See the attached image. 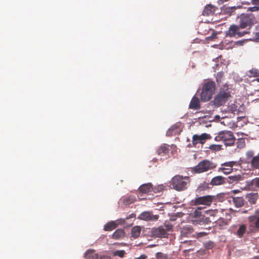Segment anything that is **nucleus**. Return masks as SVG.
<instances>
[{
    "label": "nucleus",
    "instance_id": "f257e3e1",
    "mask_svg": "<svg viewBox=\"0 0 259 259\" xmlns=\"http://www.w3.org/2000/svg\"><path fill=\"white\" fill-rule=\"evenodd\" d=\"M231 96L228 85L224 84L212 101L213 105L215 107H220L224 104Z\"/></svg>",
    "mask_w": 259,
    "mask_h": 259
},
{
    "label": "nucleus",
    "instance_id": "f03ea898",
    "mask_svg": "<svg viewBox=\"0 0 259 259\" xmlns=\"http://www.w3.org/2000/svg\"><path fill=\"white\" fill-rule=\"evenodd\" d=\"M189 182L190 178L189 177L176 175L171 179L170 184L175 190L183 191L187 189Z\"/></svg>",
    "mask_w": 259,
    "mask_h": 259
},
{
    "label": "nucleus",
    "instance_id": "7ed1b4c3",
    "mask_svg": "<svg viewBox=\"0 0 259 259\" xmlns=\"http://www.w3.org/2000/svg\"><path fill=\"white\" fill-rule=\"evenodd\" d=\"M215 90V84L213 81H208L203 84L200 98L202 101H209Z\"/></svg>",
    "mask_w": 259,
    "mask_h": 259
},
{
    "label": "nucleus",
    "instance_id": "20e7f679",
    "mask_svg": "<svg viewBox=\"0 0 259 259\" xmlns=\"http://www.w3.org/2000/svg\"><path fill=\"white\" fill-rule=\"evenodd\" d=\"M214 140L217 142H222L226 146H231L234 144L235 138L232 132L223 131L218 134Z\"/></svg>",
    "mask_w": 259,
    "mask_h": 259
},
{
    "label": "nucleus",
    "instance_id": "39448f33",
    "mask_svg": "<svg viewBox=\"0 0 259 259\" xmlns=\"http://www.w3.org/2000/svg\"><path fill=\"white\" fill-rule=\"evenodd\" d=\"M216 166V164L212 161L208 159H204L200 161L197 165L192 168V171L196 174H201L213 169Z\"/></svg>",
    "mask_w": 259,
    "mask_h": 259
},
{
    "label": "nucleus",
    "instance_id": "423d86ee",
    "mask_svg": "<svg viewBox=\"0 0 259 259\" xmlns=\"http://www.w3.org/2000/svg\"><path fill=\"white\" fill-rule=\"evenodd\" d=\"M254 17L252 14H243L240 18L239 27L241 29H249L254 23Z\"/></svg>",
    "mask_w": 259,
    "mask_h": 259
},
{
    "label": "nucleus",
    "instance_id": "0eeeda50",
    "mask_svg": "<svg viewBox=\"0 0 259 259\" xmlns=\"http://www.w3.org/2000/svg\"><path fill=\"white\" fill-rule=\"evenodd\" d=\"M241 27L236 25H231L229 30L226 31V35L229 37H241L249 33L248 31L244 30L241 31Z\"/></svg>",
    "mask_w": 259,
    "mask_h": 259
},
{
    "label": "nucleus",
    "instance_id": "6e6552de",
    "mask_svg": "<svg viewBox=\"0 0 259 259\" xmlns=\"http://www.w3.org/2000/svg\"><path fill=\"white\" fill-rule=\"evenodd\" d=\"M170 230V227L167 226L153 228L151 230V235L154 237L165 238L168 235L167 232Z\"/></svg>",
    "mask_w": 259,
    "mask_h": 259
},
{
    "label": "nucleus",
    "instance_id": "1a4fd4ad",
    "mask_svg": "<svg viewBox=\"0 0 259 259\" xmlns=\"http://www.w3.org/2000/svg\"><path fill=\"white\" fill-rule=\"evenodd\" d=\"M214 198V196L206 195L196 198L194 200H192L191 202L194 205L202 204L209 206Z\"/></svg>",
    "mask_w": 259,
    "mask_h": 259
},
{
    "label": "nucleus",
    "instance_id": "9d476101",
    "mask_svg": "<svg viewBox=\"0 0 259 259\" xmlns=\"http://www.w3.org/2000/svg\"><path fill=\"white\" fill-rule=\"evenodd\" d=\"M234 234L239 238H242L248 234L247 226L245 224H239L235 227Z\"/></svg>",
    "mask_w": 259,
    "mask_h": 259
},
{
    "label": "nucleus",
    "instance_id": "9b49d317",
    "mask_svg": "<svg viewBox=\"0 0 259 259\" xmlns=\"http://www.w3.org/2000/svg\"><path fill=\"white\" fill-rule=\"evenodd\" d=\"M138 218L145 221H155L159 219V215H154L151 211H144L139 215Z\"/></svg>",
    "mask_w": 259,
    "mask_h": 259
},
{
    "label": "nucleus",
    "instance_id": "f8f14e48",
    "mask_svg": "<svg viewBox=\"0 0 259 259\" xmlns=\"http://www.w3.org/2000/svg\"><path fill=\"white\" fill-rule=\"evenodd\" d=\"M210 136L206 133H203L201 135H194L192 138V144L194 146L199 143L203 144L206 140L210 139Z\"/></svg>",
    "mask_w": 259,
    "mask_h": 259
},
{
    "label": "nucleus",
    "instance_id": "ddd939ff",
    "mask_svg": "<svg viewBox=\"0 0 259 259\" xmlns=\"http://www.w3.org/2000/svg\"><path fill=\"white\" fill-rule=\"evenodd\" d=\"M248 219L252 226L259 229V210H256L252 215L248 217Z\"/></svg>",
    "mask_w": 259,
    "mask_h": 259
},
{
    "label": "nucleus",
    "instance_id": "4468645a",
    "mask_svg": "<svg viewBox=\"0 0 259 259\" xmlns=\"http://www.w3.org/2000/svg\"><path fill=\"white\" fill-rule=\"evenodd\" d=\"M200 103L199 98L194 96L192 98L189 105V108L195 110H197L200 109Z\"/></svg>",
    "mask_w": 259,
    "mask_h": 259
},
{
    "label": "nucleus",
    "instance_id": "2eb2a0df",
    "mask_svg": "<svg viewBox=\"0 0 259 259\" xmlns=\"http://www.w3.org/2000/svg\"><path fill=\"white\" fill-rule=\"evenodd\" d=\"M193 229L192 227L189 225L184 226L181 230V235L182 237H189L192 235Z\"/></svg>",
    "mask_w": 259,
    "mask_h": 259
},
{
    "label": "nucleus",
    "instance_id": "dca6fc26",
    "mask_svg": "<svg viewBox=\"0 0 259 259\" xmlns=\"http://www.w3.org/2000/svg\"><path fill=\"white\" fill-rule=\"evenodd\" d=\"M246 186L250 190L259 188V178H255L252 180L246 181Z\"/></svg>",
    "mask_w": 259,
    "mask_h": 259
},
{
    "label": "nucleus",
    "instance_id": "f3484780",
    "mask_svg": "<svg viewBox=\"0 0 259 259\" xmlns=\"http://www.w3.org/2000/svg\"><path fill=\"white\" fill-rule=\"evenodd\" d=\"M153 186L151 183L144 184L139 188V191L142 194H147L152 192Z\"/></svg>",
    "mask_w": 259,
    "mask_h": 259
},
{
    "label": "nucleus",
    "instance_id": "a211bd4d",
    "mask_svg": "<svg viewBox=\"0 0 259 259\" xmlns=\"http://www.w3.org/2000/svg\"><path fill=\"white\" fill-rule=\"evenodd\" d=\"M216 10V7L211 5H206L203 12H202V15L203 16H210L214 14Z\"/></svg>",
    "mask_w": 259,
    "mask_h": 259
},
{
    "label": "nucleus",
    "instance_id": "6ab92c4d",
    "mask_svg": "<svg viewBox=\"0 0 259 259\" xmlns=\"http://www.w3.org/2000/svg\"><path fill=\"white\" fill-rule=\"evenodd\" d=\"M169 145L164 144L158 147V148L157 149L156 152L158 155H166L169 153Z\"/></svg>",
    "mask_w": 259,
    "mask_h": 259
},
{
    "label": "nucleus",
    "instance_id": "aec40b11",
    "mask_svg": "<svg viewBox=\"0 0 259 259\" xmlns=\"http://www.w3.org/2000/svg\"><path fill=\"white\" fill-rule=\"evenodd\" d=\"M225 178L222 176H217L213 178L210 183L212 186L221 185L225 184Z\"/></svg>",
    "mask_w": 259,
    "mask_h": 259
},
{
    "label": "nucleus",
    "instance_id": "412c9836",
    "mask_svg": "<svg viewBox=\"0 0 259 259\" xmlns=\"http://www.w3.org/2000/svg\"><path fill=\"white\" fill-rule=\"evenodd\" d=\"M84 257L86 259H98V255L95 253L94 249H88L84 254Z\"/></svg>",
    "mask_w": 259,
    "mask_h": 259
},
{
    "label": "nucleus",
    "instance_id": "4be33fe9",
    "mask_svg": "<svg viewBox=\"0 0 259 259\" xmlns=\"http://www.w3.org/2000/svg\"><path fill=\"white\" fill-rule=\"evenodd\" d=\"M258 198V195L257 193H250L246 195V198L251 204H255Z\"/></svg>",
    "mask_w": 259,
    "mask_h": 259
},
{
    "label": "nucleus",
    "instance_id": "5701e85b",
    "mask_svg": "<svg viewBox=\"0 0 259 259\" xmlns=\"http://www.w3.org/2000/svg\"><path fill=\"white\" fill-rule=\"evenodd\" d=\"M125 232L122 229L116 230L112 235V238L114 239H120L124 237Z\"/></svg>",
    "mask_w": 259,
    "mask_h": 259
},
{
    "label": "nucleus",
    "instance_id": "b1692460",
    "mask_svg": "<svg viewBox=\"0 0 259 259\" xmlns=\"http://www.w3.org/2000/svg\"><path fill=\"white\" fill-rule=\"evenodd\" d=\"M233 202L237 207H241L244 204V200L242 197H233Z\"/></svg>",
    "mask_w": 259,
    "mask_h": 259
},
{
    "label": "nucleus",
    "instance_id": "393cba45",
    "mask_svg": "<svg viewBox=\"0 0 259 259\" xmlns=\"http://www.w3.org/2000/svg\"><path fill=\"white\" fill-rule=\"evenodd\" d=\"M141 232V229L140 226H136L134 227L131 231L132 236L134 238H137Z\"/></svg>",
    "mask_w": 259,
    "mask_h": 259
},
{
    "label": "nucleus",
    "instance_id": "a878e982",
    "mask_svg": "<svg viewBox=\"0 0 259 259\" xmlns=\"http://www.w3.org/2000/svg\"><path fill=\"white\" fill-rule=\"evenodd\" d=\"M117 227V224L114 222L111 221L105 225L104 230L106 231H111L115 229Z\"/></svg>",
    "mask_w": 259,
    "mask_h": 259
},
{
    "label": "nucleus",
    "instance_id": "bb28decb",
    "mask_svg": "<svg viewBox=\"0 0 259 259\" xmlns=\"http://www.w3.org/2000/svg\"><path fill=\"white\" fill-rule=\"evenodd\" d=\"M251 164L254 168H259V155L252 158Z\"/></svg>",
    "mask_w": 259,
    "mask_h": 259
},
{
    "label": "nucleus",
    "instance_id": "cd10ccee",
    "mask_svg": "<svg viewBox=\"0 0 259 259\" xmlns=\"http://www.w3.org/2000/svg\"><path fill=\"white\" fill-rule=\"evenodd\" d=\"M247 75L249 77H257L259 75V71L256 69H252L248 72Z\"/></svg>",
    "mask_w": 259,
    "mask_h": 259
},
{
    "label": "nucleus",
    "instance_id": "c85d7f7f",
    "mask_svg": "<svg viewBox=\"0 0 259 259\" xmlns=\"http://www.w3.org/2000/svg\"><path fill=\"white\" fill-rule=\"evenodd\" d=\"M164 190V186L163 185H159L157 186H155L154 187H153V189H152V191L154 193H159L162 192Z\"/></svg>",
    "mask_w": 259,
    "mask_h": 259
},
{
    "label": "nucleus",
    "instance_id": "c756f323",
    "mask_svg": "<svg viewBox=\"0 0 259 259\" xmlns=\"http://www.w3.org/2000/svg\"><path fill=\"white\" fill-rule=\"evenodd\" d=\"M242 177L240 175L229 176L228 179H229V183H233L235 182H238L241 180Z\"/></svg>",
    "mask_w": 259,
    "mask_h": 259
},
{
    "label": "nucleus",
    "instance_id": "7c9ffc66",
    "mask_svg": "<svg viewBox=\"0 0 259 259\" xmlns=\"http://www.w3.org/2000/svg\"><path fill=\"white\" fill-rule=\"evenodd\" d=\"M233 168H225L223 167H221L219 168L218 171L219 172H222L225 175H228L230 174L232 171Z\"/></svg>",
    "mask_w": 259,
    "mask_h": 259
},
{
    "label": "nucleus",
    "instance_id": "2f4dec72",
    "mask_svg": "<svg viewBox=\"0 0 259 259\" xmlns=\"http://www.w3.org/2000/svg\"><path fill=\"white\" fill-rule=\"evenodd\" d=\"M136 200V198L134 196H130L128 198H126L124 199V203L125 204H130L134 202Z\"/></svg>",
    "mask_w": 259,
    "mask_h": 259
},
{
    "label": "nucleus",
    "instance_id": "473e14b6",
    "mask_svg": "<svg viewBox=\"0 0 259 259\" xmlns=\"http://www.w3.org/2000/svg\"><path fill=\"white\" fill-rule=\"evenodd\" d=\"M125 253V252L123 250H116L113 252V255L114 256H118L122 258L124 256Z\"/></svg>",
    "mask_w": 259,
    "mask_h": 259
},
{
    "label": "nucleus",
    "instance_id": "72a5a7b5",
    "mask_svg": "<svg viewBox=\"0 0 259 259\" xmlns=\"http://www.w3.org/2000/svg\"><path fill=\"white\" fill-rule=\"evenodd\" d=\"M207 189H208V184L206 183H203L199 186L197 190L198 192H201Z\"/></svg>",
    "mask_w": 259,
    "mask_h": 259
},
{
    "label": "nucleus",
    "instance_id": "f704fd0d",
    "mask_svg": "<svg viewBox=\"0 0 259 259\" xmlns=\"http://www.w3.org/2000/svg\"><path fill=\"white\" fill-rule=\"evenodd\" d=\"M237 106H236L235 104H232L230 105L228 108L229 111L231 113L234 114L236 111H237Z\"/></svg>",
    "mask_w": 259,
    "mask_h": 259
},
{
    "label": "nucleus",
    "instance_id": "c9c22d12",
    "mask_svg": "<svg viewBox=\"0 0 259 259\" xmlns=\"http://www.w3.org/2000/svg\"><path fill=\"white\" fill-rule=\"evenodd\" d=\"M223 77H224V73L223 72H219L217 73V77H216V80L218 83L221 82Z\"/></svg>",
    "mask_w": 259,
    "mask_h": 259
},
{
    "label": "nucleus",
    "instance_id": "e433bc0d",
    "mask_svg": "<svg viewBox=\"0 0 259 259\" xmlns=\"http://www.w3.org/2000/svg\"><path fill=\"white\" fill-rule=\"evenodd\" d=\"M167 255L163 253L159 252L156 254V259H166Z\"/></svg>",
    "mask_w": 259,
    "mask_h": 259
},
{
    "label": "nucleus",
    "instance_id": "4c0bfd02",
    "mask_svg": "<svg viewBox=\"0 0 259 259\" xmlns=\"http://www.w3.org/2000/svg\"><path fill=\"white\" fill-rule=\"evenodd\" d=\"M209 149L213 151H219L221 149V146L219 145H211L210 146Z\"/></svg>",
    "mask_w": 259,
    "mask_h": 259
},
{
    "label": "nucleus",
    "instance_id": "58836bf2",
    "mask_svg": "<svg viewBox=\"0 0 259 259\" xmlns=\"http://www.w3.org/2000/svg\"><path fill=\"white\" fill-rule=\"evenodd\" d=\"M235 163V162L234 161H229L222 164V166H228L229 167V168H232Z\"/></svg>",
    "mask_w": 259,
    "mask_h": 259
},
{
    "label": "nucleus",
    "instance_id": "ea45409f",
    "mask_svg": "<svg viewBox=\"0 0 259 259\" xmlns=\"http://www.w3.org/2000/svg\"><path fill=\"white\" fill-rule=\"evenodd\" d=\"M238 147L242 148L245 146V142L243 139H239L237 142Z\"/></svg>",
    "mask_w": 259,
    "mask_h": 259
},
{
    "label": "nucleus",
    "instance_id": "a19ab883",
    "mask_svg": "<svg viewBox=\"0 0 259 259\" xmlns=\"http://www.w3.org/2000/svg\"><path fill=\"white\" fill-rule=\"evenodd\" d=\"M205 246L207 249L212 248L213 247V243L212 242H208L205 244Z\"/></svg>",
    "mask_w": 259,
    "mask_h": 259
},
{
    "label": "nucleus",
    "instance_id": "79ce46f5",
    "mask_svg": "<svg viewBox=\"0 0 259 259\" xmlns=\"http://www.w3.org/2000/svg\"><path fill=\"white\" fill-rule=\"evenodd\" d=\"M248 10H249L250 12H255L259 10V7L257 6H255L252 7H250L248 9Z\"/></svg>",
    "mask_w": 259,
    "mask_h": 259
},
{
    "label": "nucleus",
    "instance_id": "37998d69",
    "mask_svg": "<svg viewBox=\"0 0 259 259\" xmlns=\"http://www.w3.org/2000/svg\"><path fill=\"white\" fill-rule=\"evenodd\" d=\"M217 36V33L215 32H213L210 36H208L206 38V39L208 40H211L213 38H215Z\"/></svg>",
    "mask_w": 259,
    "mask_h": 259
},
{
    "label": "nucleus",
    "instance_id": "c03bdc74",
    "mask_svg": "<svg viewBox=\"0 0 259 259\" xmlns=\"http://www.w3.org/2000/svg\"><path fill=\"white\" fill-rule=\"evenodd\" d=\"M99 259H112V258L110 255H102L100 257Z\"/></svg>",
    "mask_w": 259,
    "mask_h": 259
},
{
    "label": "nucleus",
    "instance_id": "a18cd8bd",
    "mask_svg": "<svg viewBox=\"0 0 259 259\" xmlns=\"http://www.w3.org/2000/svg\"><path fill=\"white\" fill-rule=\"evenodd\" d=\"M253 155V152L252 151H248L246 153V156L247 158H251Z\"/></svg>",
    "mask_w": 259,
    "mask_h": 259
},
{
    "label": "nucleus",
    "instance_id": "49530a36",
    "mask_svg": "<svg viewBox=\"0 0 259 259\" xmlns=\"http://www.w3.org/2000/svg\"><path fill=\"white\" fill-rule=\"evenodd\" d=\"M251 3L255 6H259V0H251Z\"/></svg>",
    "mask_w": 259,
    "mask_h": 259
},
{
    "label": "nucleus",
    "instance_id": "de8ad7c7",
    "mask_svg": "<svg viewBox=\"0 0 259 259\" xmlns=\"http://www.w3.org/2000/svg\"><path fill=\"white\" fill-rule=\"evenodd\" d=\"M147 256L145 254H142L139 257L135 258V259H146Z\"/></svg>",
    "mask_w": 259,
    "mask_h": 259
},
{
    "label": "nucleus",
    "instance_id": "09e8293b",
    "mask_svg": "<svg viewBox=\"0 0 259 259\" xmlns=\"http://www.w3.org/2000/svg\"><path fill=\"white\" fill-rule=\"evenodd\" d=\"M135 217H136V214L135 213H132L128 217H127L126 218V219L127 220V219H129L130 218H135Z\"/></svg>",
    "mask_w": 259,
    "mask_h": 259
},
{
    "label": "nucleus",
    "instance_id": "8fccbe9b",
    "mask_svg": "<svg viewBox=\"0 0 259 259\" xmlns=\"http://www.w3.org/2000/svg\"><path fill=\"white\" fill-rule=\"evenodd\" d=\"M243 43H244V41H242V40H239V41L236 42V44L238 45H240V46L243 45Z\"/></svg>",
    "mask_w": 259,
    "mask_h": 259
},
{
    "label": "nucleus",
    "instance_id": "3c124183",
    "mask_svg": "<svg viewBox=\"0 0 259 259\" xmlns=\"http://www.w3.org/2000/svg\"><path fill=\"white\" fill-rule=\"evenodd\" d=\"M250 259H259V256H254Z\"/></svg>",
    "mask_w": 259,
    "mask_h": 259
},
{
    "label": "nucleus",
    "instance_id": "603ef678",
    "mask_svg": "<svg viewBox=\"0 0 259 259\" xmlns=\"http://www.w3.org/2000/svg\"><path fill=\"white\" fill-rule=\"evenodd\" d=\"M222 3H224V2H227L229 0H220Z\"/></svg>",
    "mask_w": 259,
    "mask_h": 259
},
{
    "label": "nucleus",
    "instance_id": "864d4df0",
    "mask_svg": "<svg viewBox=\"0 0 259 259\" xmlns=\"http://www.w3.org/2000/svg\"><path fill=\"white\" fill-rule=\"evenodd\" d=\"M255 35L259 36V33L258 32H256Z\"/></svg>",
    "mask_w": 259,
    "mask_h": 259
},
{
    "label": "nucleus",
    "instance_id": "5fc2aeb1",
    "mask_svg": "<svg viewBox=\"0 0 259 259\" xmlns=\"http://www.w3.org/2000/svg\"><path fill=\"white\" fill-rule=\"evenodd\" d=\"M256 80L259 82V78H257Z\"/></svg>",
    "mask_w": 259,
    "mask_h": 259
}]
</instances>
